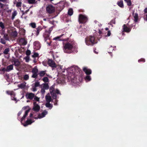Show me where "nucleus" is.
I'll use <instances>...</instances> for the list:
<instances>
[{"instance_id": "obj_46", "label": "nucleus", "mask_w": 147, "mask_h": 147, "mask_svg": "<svg viewBox=\"0 0 147 147\" xmlns=\"http://www.w3.org/2000/svg\"><path fill=\"white\" fill-rule=\"evenodd\" d=\"M30 26L33 28H35L36 27V24L35 23H32L30 24Z\"/></svg>"}, {"instance_id": "obj_15", "label": "nucleus", "mask_w": 147, "mask_h": 147, "mask_svg": "<svg viewBox=\"0 0 147 147\" xmlns=\"http://www.w3.org/2000/svg\"><path fill=\"white\" fill-rule=\"evenodd\" d=\"M38 75L41 78L44 76L45 75L48 76V75L46 74V70L40 71L38 73Z\"/></svg>"}, {"instance_id": "obj_40", "label": "nucleus", "mask_w": 147, "mask_h": 147, "mask_svg": "<svg viewBox=\"0 0 147 147\" xmlns=\"http://www.w3.org/2000/svg\"><path fill=\"white\" fill-rule=\"evenodd\" d=\"M29 76L28 75L26 74L24 76V79L25 80H28L29 79Z\"/></svg>"}, {"instance_id": "obj_18", "label": "nucleus", "mask_w": 147, "mask_h": 147, "mask_svg": "<svg viewBox=\"0 0 147 147\" xmlns=\"http://www.w3.org/2000/svg\"><path fill=\"white\" fill-rule=\"evenodd\" d=\"M45 98L47 102H50L51 101L52 98L49 94H48L46 96Z\"/></svg>"}, {"instance_id": "obj_37", "label": "nucleus", "mask_w": 147, "mask_h": 147, "mask_svg": "<svg viewBox=\"0 0 147 147\" xmlns=\"http://www.w3.org/2000/svg\"><path fill=\"white\" fill-rule=\"evenodd\" d=\"M63 35V34L61 35H60L59 36H58L56 37H55V38H53V40H60V38Z\"/></svg>"}, {"instance_id": "obj_36", "label": "nucleus", "mask_w": 147, "mask_h": 147, "mask_svg": "<svg viewBox=\"0 0 147 147\" xmlns=\"http://www.w3.org/2000/svg\"><path fill=\"white\" fill-rule=\"evenodd\" d=\"M49 91L50 93L53 92L55 91V90L54 86H52L50 87L49 89Z\"/></svg>"}, {"instance_id": "obj_2", "label": "nucleus", "mask_w": 147, "mask_h": 147, "mask_svg": "<svg viewBox=\"0 0 147 147\" xmlns=\"http://www.w3.org/2000/svg\"><path fill=\"white\" fill-rule=\"evenodd\" d=\"M53 29V27H51L49 28L48 30H45L43 34V36L45 41H46L47 40L50 39V35Z\"/></svg>"}, {"instance_id": "obj_43", "label": "nucleus", "mask_w": 147, "mask_h": 147, "mask_svg": "<svg viewBox=\"0 0 147 147\" xmlns=\"http://www.w3.org/2000/svg\"><path fill=\"white\" fill-rule=\"evenodd\" d=\"M30 109H28L27 110H26L25 111V114L24 115L26 117L27 116L28 113L29 111H30Z\"/></svg>"}, {"instance_id": "obj_64", "label": "nucleus", "mask_w": 147, "mask_h": 147, "mask_svg": "<svg viewBox=\"0 0 147 147\" xmlns=\"http://www.w3.org/2000/svg\"><path fill=\"white\" fill-rule=\"evenodd\" d=\"M144 11L145 13H147V7L144 9Z\"/></svg>"}, {"instance_id": "obj_13", "label": "nucleus", "mask_w": 147, "mask_h": 147, "mask_svg": "<svg viewBox=\"0 0 147 147\" xmlns=\"http://www.w3.org/2000/svg\"><path fill=\"white\" fill-rule=\"evenodd\" d=\"M19 43L23 45H25L27 43V40L25 38H21L19 40Z\"/></svg>"}, {"instance_id": "obj_47", "label": "nucleus", "mask_w": 147, "mask_h": 147, "mask_svg": "<svg viewBox=\"0 0 147 147\" xmlns=\"http://www.w3.org/2000/svg\"><path fill=\"white\" fill-rule=\"evenodd\" d=\"M0 40V42L2 44L4 45H5L6 44V41L3 38H1Z\"/></svg>"}, {"instance_id": "obj_42", "label": "nucleus", "mask_w": 147, "mask_h": 147, "mask_svg": "<svg viewBox=\"0 0 147 147\" xmlns=\"http://www.w3.org/2000/svg\"><path fill=\"white\" fill-rule=\"evenodd\" d=\"M36 0H28V1L29 3L30 4H34L36 3Z\"/></svg>"}, {"instance_id": "obj_48", "label": "nucleus", "mask_w": 147, "mask_h": 147, "mask_svg": "<svg viewBox=\"0 0 147 147\" xmlns=\"http://www.w3.org/2000/svg\"><path fill=\"white\" fill-rule=\"evenodd\" d=\"M41 89L40 90V92H41V93L42 94H45V90L43 89V88L42 87H41Z\"/></svg>"}, {"instance_id": "obj_4", "label": "nucleus", "mask_w": 147, "mask_h": 147, "mask_svg": "<svg viewBox=\"0 0 147 147\" xmlns=\"http://www.w3.org/2000/svg\"><path fill=\"white\" fill-rule=\"evenodd\" d=\"M88 20L86 16L82 14H80L78 18V21L80 24H84Z\"/></svg>"}, {"instance_id": "obj_17", "label": "nucleus", "mask_w": 147, "mask_h": 147, "mask_svg": "<svg viewBox=\"0 0 147 147\" xmlns=\"http://www.w3.org/2000/svg\"><path fill=\"white\" fill-rule=\"evenodd\" d=\"M47 113V112L46 111H44L41 113V116L40 114H39L38 116V118H42L45 116Z\"/></svg>"}, {"instance_id": "obj_25", "label": "nucleus", "mask_w": 147, "mask_h": 147, "mask_svg": "<svg viewBox=\"0 0 147 147\" xmlns=\"http://www.w3.org/2000/svg\"><path fill=\"white\" fill-rule=\"evenodd\" d=\"M50 102H47L45 104V106L47 108H49V109H51L53 107V105L50 103Z\"/></svg>"}, {"instance_id": "obj_33", "label": "nucleus", "mask_w": 147, "mask_h": 147, "mask_svg": "<svg viewBox=\"0 0 147 147\" xmlns=\"http://www.w3.org/2000/svg\"><path fill=\"white\" fill-rule=\"evenodd\" d=\"M5 71L6 69L5 67L0 69V74H4V72Z\"/></svg>"}, {"instance_id": "obj_56", "label": "nucleus", "mask_w": 147, "mask_h": 147, "mask_svg": "<svg viewBox=\"0 0 147 147\" xmlns=\"http://www.w3.org/2000/svg\"><path fill=\"white\" fill-rule=\"evenodd\" d=\"M29 9H28V10H26L25 12H24L23 11H22V15H23L25 14H26L27 13V12L28 11H29Z\"/></svg>"}, {"instance_id": "obj_44", "label": "nucleus", "mask_w": 147, "mask_h": 147, "mask_svg": "<svg viewBox=\"0 0 147 147\" xmlns=\"http://www.w3.org/2000/svg\"><path fill=\"white\" fill-rule=\"evenodd\" d=\"M30 109H28L27 110H26L25 111V114L24 115L26 117L27 116L28 113L29 111H30Z\"/></svg>"}, {"instance_id": "obj_51", "label": "nucleus", "mask_w": 147, "mask_h": 147, "mask_svg": "<svg viewBox=\"0 0 147 147\" xmlns=\"http://www.w3.org/2000/svg\"><path fill=\"white\" fill-rule=\"evenodd\" d=\"M31 54V52L29 50H28L26 51V54L28 55H29Z\"/></svg>"}, {"instance_id": "obj_9", "label": "nucleus", "mask_w": 147, "mask_h": 147, "mask_svg": "<svg viewBox=\"0 0 147 147\" xmlns=\"http://www.w3.org/2000/svg\"><path fill=\"white\" fill-rule=\"evenodd\" d=\"M131 28L132 27H128L126 24H124L123 26V31L127 33L129 32L131 30Z\"/></svg>"}, {"instance_id": "obj_35", "label": "nucleus", "mask_w": 147, "mask_h": 147, "mask_svg": "<svg viewBox=\"0 0 147 147\" xmlns=\"http://www.w3.org/2000/svg\"><path fill=\"white\" fill-rule=\"evenodd\" d=\"M75 70L77 73L79 72L80 73V71H81L80 68L78 67H76L75 68Z\"/></svg>"}, {"instance_id": "obj_52", "label": "nucleus", "mask_w": 147, "mask_h": 147, "mask_svg": "<svg viewBox=\"0 0 147 147\" xmlns=\"http://www.w3.org/2000/svg\"><path fill=\"white\" fill-rule=\"evenodd\" d=\"M127 5L128 6H130L131 5V2L130 0H128L127 2Z\"/></svg>"}, {"instance_id": "obj_27", "label": "nucleus", "mask_w": 147, "mask_h": 147, "mask_svg": "<svg viewBox=\"0 0 147 147\" xmlns=\"http://www.w3.org/2000/svg\"><path fill=\"white\" fill-rule=\"evenodd\" d=\"M38 70L36 67H35L34 68H33L32 70V73H38Z\"/></svg>"}, {"instance_id": "obj_45", "label": "nucleus", "mask_w": 147, "mask_h": 147, "mask_svg": "<svg viewBox=\"0 0 147 147\" xmlns=\"http://www.w3.org/2000/svg\"><path fill=\"white\" fill-rule=\"evenodd\" d=\"M115 18L112 20L110 22V24L112 25L113 24H115Z\"/></svg>"}, {"instance_id": "obj_10", "label": "nucleus", "mask_w": 147, "mask_h": 147, "mask_svg": "<svg viewBox=\"0 0 147 147\" xmlns=\"http://www.w3.org/2000/svg\"><path fill=\"white\" fill-rule=\"evenodd\" d=\"M12 63H13V65H14L16 67H18L20 64V63L18 59L15 58L13 59L11 61Z\"/></svg>"}, {"instance_id": "obj_61", "label": "nucleus", "mask_w": 147, "mask_h": 147, "mask_svg": "<svg viewBox=\"0 0 147 147\" xmlns=\"http://www.w3.org/2000/svg\"><path fill=\"white\" fill-rule=\"evenodd\" d=\"M36 87H33V90L34 91H36L37 90V89H36Z\"/></svg>"}, {"instance_id": "obj_58", "label": "nucleus", "mask_w": 147, "mask_h": 147, "mask_svg": "<svg viewBox=\"0 0 147 147\" xmlns=\"http://www.w3.org/2000/svg\"><path fill=\"white\" fill-rule=\"evenodd\" d=\"M26 117V116L24 115L23 117L21 119V121H22L24 120Z\"/></svg>"}, {"instance_id": "obj_57", "label": "nucleus", "mask_w": 147, "mask_h": 147, "mask_svg": "<svg viewBox=\"0 0 147 147\" xmlns=\"http://www.w3.org/2000/svg\"><path fill=\"white\" fill-rule=\"evenodd\" d=\"M5 5L2 4L1 3H0V7L1 9H3Z\"/></svg>"}, {"instance_id": "obj_62", "label": "nucleus", "mask_w": 147, "mask_h": 147, "mask_svg": "<svg viewBox=\"0 0 147 147\" xmlns=\"http://www.w3.org/2000/svg\"><path fill=\"white\" fill-rule=\"evenodd\" d=\"M7 0H0V2H2L3 3H5L7 2Z\"/></svg>"}, {"instance_id": "obj_1", "label": "nucleus", "mask_w": 147, "mask_h": 147, "mask_svg": "<svg viewBox=\"0 0 147 147\" xmlns=\"http://www.w3.org/2000/svg\"><path fill=\"white\" fill-rule=\"evenodd\" d=\"M68 38H67L63 40L66 41L67 42L63 45V51L65 53H71L72 49L74 47L76 46V43L75 41H69Z\"/></svg>"}, {"instance_id": "obj_24", "label": "nucleus", "mask_w": 147, "mask_h": 147, "mask_svg": "<svg viewBox=\"0 0 147 147\" xmlns=\"http://www.w3.org/2000/svg\"><path fill=\"white\" fill-rule=\"evenodd\" d=\"M117 4L121 8H123L124 7L123 0H121L120 1H118Z\"/></svg>"}, {"instance_id": "obj_16", "label": "nucleus", "mask_w": 147, "mask_h": 147, "mask_svg": "<svg viewBox=\"0 0 147 147\" xmlns=\"http://www.w3.org/2000/svg\"><path fill=\"white\" fill-rule=\"evenodd\" d=\"M132 14L134 18V21L135 22H137L138 19V14L137 13H135L134 14V13H133Z\"/></svg>"}, {"instance_id": "obj_14", "label": "nucleus", "mask_w": 147, "mask_h": 147, "mask_svg": "<svg viewBox=\"0 0 147 147\" xmlns=\"http://www.w3.org/2000/svg\"><path fill=\"white\" fill-rule=\"evenodd\" d=\"M83 70L87 75H89L92 73L91 70L90 69H88L87 67H84L83 68Z\"/></svg>"}, {"instance_id": "obj_5", "label": "nucleus", "mask_w": 147, "mask_h": 147, "mask_svg": "<svg viewBox=\"0 0 147 147\" xmlns=\"http://www.w3.org/2000/svg\"><path fill=\"white\" fill-rule=\"evenodd\" d=\"M48 63L49 66L51 67L52 68H55L57 67V65L52 59H48Z\"/></svg>"}, {"instance_id": "obj_6", "label": "nucleus", "mask_w": 147, "mask_h": 147, "mask_svg": "<svg viewBox=\"0 0 147 147\" xmlns=\"http://www.w3.org/2000/svg\"><path fill=\"white\" fill-rule=\"evenodd\" d=\"M46 10L49 13H52L55 12V10L52 6L49 5L46 7Z\"/></svg>"}, {"instance_id": "obj_50", "label": "nucleus", "mask_w": 147, "mask_h": 147, "mask_svg": "<svg viewBox=\"0 0 147 147\" xmlns=\"http://www.w3.org/2000/svg\"><path fill=\"white\" fill-rule=\"evenodd\" d=\"M38 54L37 53H34V54L32 55L33 57H38Z\"/></svg>"}, {"instance_id": "obj_29", "label": "nucleus", "mask_w": 147, "mask_h": 147, "mask_svg": "<svg viewBox=\"0 0 147 147\" xmlns=\"http://www.w3.org/2000/svg\"><path fill=\"white\" fill-rule=\"evenodd\" d=\"M32 73V76H31V77L33 78L36 79L37 78L38 75V73Z\"/></svg>"}, {"instance_id": "obj_41", "label": "nucleus", "mask_w": 147, "mask_h": 147, "mask_svg": "<svg viewBox=\"0 0 147 147\" xmlns=\"http://www.w3.org/2000/svg\"><path fill=\"white\" fill-rule=\"evenodd\" d=\"M40 86V83L38 82H35L34 85V87H38Z\"/></svg>"}, {"instance_id": "obj_63", "label": "nucleus", "mask_w": 147, "mask_h": 147, "mask_svg": "<svg viewBox=\"0 0 147 147\" xmlns=\"http://www.w3.org/2000/svg\"><path fill=\"white\" fill-rule=\"evenodd\" d=\"M22 113V112L21 111L19 112H18V116H19Z\"/></svg>"}, {"instance_id": "obj_60", "label": "nucleus", "mask_w": 147, "mask_h": 147, "mask_svg": "<svg viewBox=\"0 0 147 147\" xmlns=\"http://www.w3.org/2000/svg\"><path fill=\"white\" fill-rule=\"evenodd\" d=\"M111 33L110 31H109L108 32L107 34V36H110L111 35Z\"/></svg>"}, {"instance_id": "obj_21", "label": "nucleus", "mask_w": 147, "mask_h": 147, "mask_svg": "<svg viewBox=\"0 0 147 147\" xmlns=\"http://www.w3.org/2000/svg\"><path fill=\"white\" fill-rule=\"evenodd\" d=\"M13 69V65H10L7 66L6 67V71L8 72L11 71Z\"/></svg>"}, {"instance_id": "obj_20", "label": "nucleus", "mask_w": 147, "mask_h": 147, "mask_svg": "<svg viewBox=\"0 0 147 147\" xmlns=\"http://www.w3.org/2000/svg\"><path fill=\"white\" fill-rule=\"evenodd\" d=\"M42 87H41L42 88L45 90H48L49 88V86L48 84L47 83H44L42 85Z\"/></svg>"}, {"instance_id": "obj_49", "label": "nucleus", "mask_w": 147, "mask_h": 147, "mask_svg": "<svg viewBox=\"0 0 147 147\" xmlns=\"http://www.w3.org/2000/svg\"><path fill=\"white\" fill-rule=\"evenodd\" d=\"M33 98H34V100L35 101H39V98L36 96L35 95V96Z\"/></svg>"}, {"instance_id": "obj_23", "label": "nucleus", "mask_w": 147, "mask_h": 147, "mask_svg": "<svg viewBox=\"0 0 147 147\" xmlns=\"http://www.w3.org/2000/svg\"><path fill=\"white\" fill-rule=\"evenodd\" d=\"M20 20L18 19L16 20L14 22V24L15 26L18 27L20 26Z\"/></svg>"}, {"instance_id": "obj_28", "label": "nucleus", "mask_w": 147, "mask_h": 147, "mask_svg": "<svg viewBox=\"0 0 147 147\" xmlns=\"http://www.w3.org/2000/svg\"><path fill=\"white\" fill-rule=\"evenodd\" d=\"M17 13L16 11H14L13 12L12 15V20H13V19L15 18V16L17 15Z\"/></svg>"}, {"instance_id": "obj_38", "label": "nucleus", "mask_w": 147, "mask_h": 147, "mask_svg": "<svg viewBox=\"0 0 147 147\" xmlns=\"http://www.w3.org/2000/svg\"><path fill=\"white\" fill-rule=\"evenodd\" d=\"M85 79L86 80L90 81L91 80V77L89 75H87V76L85 77Z\"/></svg>"}, {"instance_id": "obj_39", "label": "nucleus", "mask_w": 147, "mask_h": 147, "mask_svg": "<svg viewBox=\"0 0 147 147\" xmlns=\"http://www.w3.org/2000/svg\"><path fill=\"white\" fill-rule=\"evenodd\" d=\"M22 2H16V6L18 7H19L21 6Z\"/></svg>"}, {"instance_id": "obj_32", "label": "nucleus", "mask_w": 147, "mask_h": 147, "mask_svg": "<svg viewBox=\"0 0 147 147\" xmlns=\"http://www.w3.org/2000/svg\"><path fill=\"white\" fill-rule=\"evenodd\" d=\"M18 86L19 88L22 89L25 88V85L24 83H23L18 85Z\"/></svg>"}, {"instance_id": "obj_19", "label": "nucleus", "mask_w": 147, "mask_h": 147, "mask_svg": "<svg viewBox=\"0 0 147 147\" xmlns=\"http://www.w3.org/2000/svg\"><path fill=\"white\" fill-rule=\"evenodd\" d=\"M42 29L43 28L41 26H38V27L36 28V36H38V35L40 32L42 30Z\"/></svg>"}, {"instance_id": "obj_12", "label": "nucleus", "mask_w": 147, "mask_h": 147, "mask_svg": "<svg viewBox=\"0 0 147 147\" xmlns=\"http://www.w3.org/2000/svg\"><path fill=\"white\" fill-rule=\"evenodd\" d=\"M34 48L36 50H39L41 47L40 44L38 41H35L34 43Z\"/></svg>"}, {"instance_id": "obj_53", "label": "nucleus", "mask_w": 147, "mask_h": 147, "mask_svg": "<svg viewBox=\"0 0 147 147\" xmlns=\"http://www.w3.org/2000/svg\"><path fill=\"white\" fill-rule=\"evenodd\" d=\"M3 37L6 40H8V35L7 34H5L4 35Z\"/></svg>"}, {"instance_id": "obj_59", "label": "nucleus", "mask_w": 147, "mask_h": 147, "mask_svg": "<svg viewBox=\"0 0 147 147\" xmlns=\"http://www.w3.org/2000/svg\"><path fill=\"white\" fill-rule=\"evenodd\" d=\"M28 108L30 109L29 106H26L24 107L22 109H23L24 110H26Z\"/></svg>"}, {"instance_id": "obj_54", "label": "nucleus", "mask_w": 147, "mask_h": 147, "mask_svg": "<svg viewBox=\"0 0 147 147\" xmlns=\"http://www.w3.org/2000/svg\"><path fill=\"white\" fill-rule=\"evenodd\" d=\"M0 27L2 29H3L5 28L2 22H0Z\"/></svg>"}, {"instance_id": "obj_34", "label": "nucleus", "mask_w": 147, "mask_h": 147, "mask_svg": "<svg viewBox=\"0 0 147 147\" xmlns=\"http://www.w3.org/2000/svg\"><path fill=\"white\" fill-rule=\"evenodd\" d=\"M42 80L45 83H46L49 82V78L47 77H44L42 79Z\"/></svg>"}, {"instance_id": "obj_30", "label": "nucleus", "mask_w": 147, "mask_h": 147, "mask_svg": "<svg viewBox=\"0 0 147 147\" xmlns=\"http://www.w3.org/2000/svg\"><path fill=\"white\" fill-rule=\"evenodd\" d=\"M17 35L18 33L16 31H14L11 33V36L14 38L17 37Z\"/></svg>"}, {"instance_id": "obj_31", "label": "nucleus", "mask_w": 147, "mask_h": 147, "mask_svg": "<svg viewBox=\"0 0 147 147\" xmlns=\"http://www.w3.org/2000/svg\"><path fill=\"white\" fill-rule=\"evenodd\" d=\"M9 51V48H6L5 49L3 52V53L5 55H7L8 54Z\"/></svg>"}, {"instance_id": "obj_55", "label": "nucleus", "mask_w": 147, "mask_h": 147, "mask_svg": "<svg viewBox=\"0 0 147 147\" xmlns=\"http://www.w3.org/2000/svg\"><path fill=\"white\" fill-rule=\"evenodd\" d=\"M138 62H145V59L143 58H141L138 60Z\"/></svg>"}, {"instance_id": "obj_26", "label": "nucleus", "mask_w": 147, "mask_h": 147, "mask_svg": "<svg viewBox=\"0 0 147 147\" xmlns=\"http://www.w3.org/2000/svg\"><path fill=\"white\" fill-rule=\"evenodd\" d=\"M73 11L72 8L69 9L68 11V14L70 16H71L73 14Z\"/></svg>"}, {"instance_id": "obj_8", "label": "nucleus", "mask_w": 147, "mask_h": 147, "mask_svg": "<svg viewBox=\"0 0 147 147\" xmlns=\"http://www.w3.org/2000/svg\"><path fill=\"white\" fill-rule=\"evenodd\" d=\"M53 98L54 99H56L57 98L56 94H61L59 91L58 89H56V91L50 93Z\"/></svg>"}, {"instance_id": "obj_22", "label": "nucleus", "mask_w": 147, "mask_h": 147, "mask_svg": "<svg viewBox=\"0 0 147 147\" xmlns=\"http://www.w3.org/2000/svg\"><path fill=\"white\" fill-rule=\"evenodd\" d=\"M33 121L31 119H28L26 122L24 124V126H26L28 125L31 124Z\"/></svg>"}, {"instance_id": "obj_11", "label": "nucleus", "mask_w": 147, "mask_h": 147, "mask_svg": "<svg viewBox=\"0 0 147 147\" xmlns=\"http://www.w3.org/2000/svg\"><path fill=\"white\" fill-rule=\"evenodd\" d=\"M34 106L33 108V110L36 112H38L40 109V107L35 102H33Z\"/></svg>"}, {"instance_id": "obj_7", "label": "nucleus", "mask_w": 147, "mask_h": 147, "mask_svg": "<svg viewBox=\"0 0 147 147\" xmlns=\"http://www.w3.org/2000/svg\"><path fill=\"white\" fill-rule=\"evenodd\" d=\"M25 96L27 99L32 100L35 96V94L32 93H27Z\"/></svg>"}, {"instance_id": "obj_3", "label": "nucleus", "mask_w": 147, "mask_h": 147, "mask_svg": "<svg viewBox=\"0 0 147 147\" xmlns=\"http://www.w3.org/2000/svg\"><path fill=\"white\" fill-rule=\"evenodd\" d=\"M85 42L88 45H93L96 43L95 41V38L93 36H90L85 39Z\"/></svg>"}]
</instances>
